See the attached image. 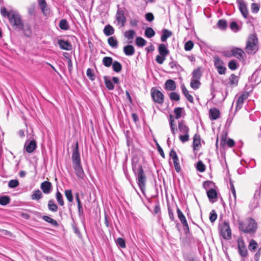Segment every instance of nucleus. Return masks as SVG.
I'll list each match as a JSON object with an SVG mask.
<instances>
[{
    "mask_svg": "<svg viewBox=\"0 0 261 261\" xmlns=\"http://www.w3.org/2000/svg\"><path fill=\"white\" fill-rule=\"evenodd\" d=\"M75 174L79 178L83 179L85 176V173L83 169L81 164L73 165Z\"/></svg>",
    "mask_w": 261,
    "mask_h": 261,
    "instance_id": "17",
    "label": "nucleus"
},
{
    "mask_svg": "<svg viewBox=\"0 0 261 261\" xmlns=\"http://www.w3.org/2000/svg\"><path fill=\"white\" fill-rule=\"evenodd\" d=\"M166 56H162V55H157L156 57V61L160 64L163 63L164 61L166 60Z\"/></svg>",
    "mask_w": 261,
    "mask_h": 261,
    "instance_id": "63",
    "label": "nucleus"
},
{
    "mask_svg": "<svg viewBox=\"0 0 261 261\" xmlns=\"http://www.w3.org/2000/svg\"><path fill=\"white\" fill-rule=\"evenodd\" d=\"M251 9L252 13H256L259 11V7L258 4L252 3L251 5Z\"/></svg>",
    "mask_w": 261,
    "mask_h": 261,
    "instance_id": "61",
    "label": "nucleus"
},
{
    "mask_svg": "<svg viewBox=\"0 0 261 261\" xmlns=\"http://www.w3.org/2000/svg\"><path fill=\"white\" fill-rule=\"evenodd\" d=\"M194 46V43L192 41H188L185 44V49L186 51L191 50Z\"/></svg>",
    "mask_w": 261,
    "mask_h": 261,
    "instance_id": "56",
    "label": "nucleus"
},
{
    "mask_svg": "<svg viewBox=\"0 0 261 261\" xmlns=\"http://www.w3.org/2000/svg\"><path fill=\"white\" fill-rule=\"evenodd\" d=\"M59 25L60 29L63 30H67L69 29V24L65 19L61 20Z\"/></svg>",
    "mask_w": 261,
    "mask_h": 261,
    "instance_id": "42",
    "label": "nucleus"
},
{
    "mask_svg": "<svg viewBox=\"0 0 261 261\" xmlns=\"http://www.w3.org/2000/svg\"><path fill=\"white\" fill-rule=\"evenodd\" d=\"M200 85V82L199 80L191 79L190 82V86L193 89H197Z\"/></svg>",
    "mask_w": 261,
    "mask_h": 261,
    "instance_id": "39",
    "label": "nucleus"
},
{
    "mask_svg": "<svg viewBox=\"0 0 261 261\" xmlns=\"http://www.w3.org/2000/svg\"><path fill=\"white\" fill-rule=\"evenodd\" d=\"M248 97V93H242L238 98L237 101L236 110H240L242 107L244 100Z\"/></svg>",
    "mask_w": 261,
    "mask_h": 261,
    "instance_id": "15",
    "label": "nucleus"
},
{
    "mask_svg": "<svg viewBox=\"0 0 261 261\" xmlns=\"http://www.w3.org/2000/svg\"><path fill=\"white\" fill-rule=\"evenodd\" d=\"M172 33L171 31H169L167 29L163 30V34L161 36V40L163 42H165L167 40V38L171 36Z\"/></svg>",
    "mask_w": 261,
    "mask_h": 261,
    "instance_id": "31",
    "label": "nucleus"
},
{
    "mask_svg": "<svg viewBox=\"0 0 261 261\" xmlns=\"http://www.w3.org/2000/svg\"><path fill=\"white\" fill-rule=\"evenodd\" d=\"M238 251L240 255L242 257H246L248 252L246 248L244 241L241 238L237 240Z\"/></svg>",
    "mask_w": 261,
    "mask_h": 261,
    "instance_id": "7",
    "label": "nucleus"
},
{
    "mask_svg": "<svg viewBox=\"0 0 261 261\" xmlns=\"http://www.w3.org/2000/svg\"><path fill=\"white\" fill-rule=\"evenodd\" d=\"M40 188L44 194H48L51 192V184L49 181H44L41 183Z\"/></svg>",
    "mask_w": 261,
    "mask_h": 261,
    "instance_id": "16",
    "label": "nucleus"
},
{
    "mask_svg": "<svg viewBox=\"0 0 261 261\" xmlns=\"http://www.w3.org/2000/svg\"><path fill=\"white\" fill-rule=\"evenodd\" d=\"M108 44L113 48L118 47V41L114 37H110L108 39Z\"/></svg>",
    "mask_w": 261,
    "mask_h": 261,
    "instance_id": "41",
    "label": "nucleus"
},
{
    "mask_svg": "<svg viewBox=\"0 0 261 261\" xmlns=\"http://www.w3.org/2000/svg\"><path fill=\"white\" fill-rule=\"evenodd\" d=\"M182 111V108L180 107L174 109V112L175 114V119H178L181 117Z\"/></svg>",
    "mask_w": 261,
    "mask_h": 261,
    "instance_id": "55",
    "label": "nucleus"
},
{
    "mask_svg": "<svg viewBox=\"0 0 261 261\" xmlns=\"http://www.w3.org/2000/svg\"><path fill=\"white\" fill-rule=\"evenodd\" d=\"M37 147V143L35 140L30 141L27 140L24 144V148L28 153H32Z\"/></svg>",
    "mask_w": 261,
    "mask_h": 261,
    "instance_id": "10",
    "label": "nucleus"
},
{
    "mask_svg": "<svg viewBox=\"0 0 261 261\" xmlns=\"http://www.w3.org/2000/svg\"><path fill=\"white\" fill-rule=\"evenodd\" d=\"M169 97L171 100L178 101L180 99V95L175 92H171L169 94Z\"/></svg>",
    "mask_w": 261,
    "mask_h": 261,
    "instance_id": "52",
    "label": "nucleus"
},
{
    "mask_svg": "<svg viewBox=\"0 0 261 261\" xmlns=\"http://www.w3.org/2000/svg\"><path fill=\"white\" fill-rule=\"evenodd\" d=\"M196 169L198 171L203 172L205 170V166L202 161H199L197 163Z\"/></svg>",
    "mask_w": 261,
    "mask_h": 261,
    "instance_id": "50",
    "label": "nucleus"
},
{
    "mask_svg": "<svg viewBox=\"0 0 261 261\" xmlns=\"http://www.w3.org/2000/svg\"><path fill=\"white\" fill-rule=\"evenodd\" d=\"M19 182L17 179L10 180L8 182V187L10 188H15L18 186Z\"/></svg>",
    "mask_w": 261,
    "mask_h": 261,
    "instance_id": "53",
    "label": "nucleus"
},
{
    "mask_svg": "<svg viewBox=\"0 0 261 261\" xmlns=\"http://www.w3.org/2000/svg\"><path fill=\"white\" fill-rule=\"evenodd\" d=\"M135 43L138 47H143L146 44L147 41L141 37H137Z\"/></svg>",
    "mask_w": 261,
    "mask_h": 261,
    "instance_id": "37",
    "label": "nucleus"
},
{
    "mask_svg": "<svg viewBox=\"0 0 261 261\" xmlns=\"http://www.w3.org/2000/svg\"><path fill=\"white\" fill-rule=\"evenodd\" d=\"M217 218V215L214 210H212L210 213V220L212 223L214 222Z\"/></svg>",
    "mask_w": 261,
    "mask_h": 261,
    "instance_id": "59",
    "label": "nucleus"
},
{
    "mask_svg": "<svg viewBox=\"0 0 261 261\" xmlns=\"http://www.w3.org/2000/svg\"><path fill=\"white\" fill-rule=\"evenodd\" d=\"M56 199H57V200L58 203L61 206H63L64 204V202L63 200V196H62V194L59 191H57V192L56 193Z\"/></svg>",
    "mask_w": 261,
    "mask_h": 261,
    "instance_id": "45",
    "label": "nucleus"
},
{
    "mask_svg": "<svg viewBox=\"0 0 261 261\" xmlns=\"http://www.w3.org/2000/svg\"><path fill=\"white\" fill-rule=\"evenodd\" d=\"M170 127L171 128V130L173 134V135L174 136L175 134V131H176V125L174 124V120L173 119V116L171 115H170Z\"/></svg>",
    "mask_w": 261,
    "mask_h": 261,
    "instance_id": "44",
    "label": "nucleus"
},
{
    "mask_svg": "<svg viewBox=\"0 0 261 261\" xmlns=\"http://www.w3.org/2000/svg\"><path fill=\"white\" fill-rule=\"evenodd\" d=\"M135 34L136 32L134 30H130L125 31L124 33V36L128 40L132 41V40L134 38Z\"/></svg>",
    "mask_w": 261,
    "mask_h": 261,
    "instance_id": "35",
    "label": "nucleus"
},
{
    "mask_svg": "<svg viewBox=\"0 0 261 261\" xmlns=\"http://www.w3.org/2000/svg\"><path fill=\"white\" fill-rule=\"evenodd\" d=\"M47 207L48 210L53 212H56L58 210V205L52 199H50L48 201Z\"/></svg>",
    "mask_w": 261,
    "mask_h": 261,
    "instance_id": "29",
    "label": "nucleus"
},
{
    "mask_svg": "<svg viewBox=\"0 0 261 261\" xmlns=\"http://www.w3.org/2000/svg\"><path fill=\"white\" fill-rule=\"evenodd\" d=\"M178 129L179 132L183 134H189V128L187 126L184 121L178 122Z\"/></svg>",
    "mask_w": 261,
    "mask_h": 261,
    "instance_id": "21",
    "label": "nucleus"
},
{
    "mask_svg": "<svg viewBox=\"0 0 261 261\" xmlns=\"http://www.w3.org/2000/svg\"><path fill=\"white\" fill-rule=\"evenodd\" d=\"M104 80L106 86L109 90H112L114 89V86L111 80H108L106 76L104 77Z\"/></svg>",
    "mask_w": 261,
    "mask_h": 261,
    "instance_id": "46",
    "label": "nucleus"
},
{
    "mask_svg": "<svg viewBox=\"0 0 261 261\" xmlns=\"http://www.w3.org/2000/svg\"><path fill=\"white\" fill-rule=\"evenodd\" d=\"M181 90L184 95L187 98V99L190 102L193 103L194 102L193 97L191 94H189L188 90L184 85L181 86Z\"/></svg>",
    "mask_w": 261,
    "mask_h": 261,
    "instance_id": "27",
    "label": "nucleus"
},
{
    "mask_svg": "<svg viewBox=\"0 0 261 261\" xmlns=\"http://www.w3.org/2000/svg\"><path fill=\"white\" fill-rule=\"evenodd\" d=\"M180 141L182 143H185L189 140V134H185L183 135H180L179 136Z\"/></svg>",
    "mask_w": 261,
    "mask_h": 261,
    "instance_id": "60",
    "label": "nucleus"
},
{
    "mask_svg": "<svg viewBox=\"0 0 261 261\" xmlns=\"http://www.w3.org/2000/svg\"><path fill=\"white\" fill-rule=\"evenodd\" d=\"M230 52L231 53V56L235 57L240 60L243 59V55L245 54L244 51L242 49L236 47H232Z\"/></svg>",
    "mask_w": 261,
    "mask_h": 261,
    "instance_id": "11",
    "label": "nucleus"
},
{
    "mask_svg": "<svg viewBox=\"0 0 261 261\" xmlns=\"http://www.w3.org/2000/svg\"><path fill=\"white\" fill-rule=\"evenodd\" d=\"M132 168L136 176L138 186L142 193H144L145 190L147 177L142 165L139 163L138 160L136 161L133 160Z\"/></svg>",
    "mask_w": 261,
    "mask_h": 261,
    "instance_id": "2",
    "label": "nucleus"
},
{
    "mask_svg": "<svg viewBox=\"0 0 261 261\" xmlns=\"http://www.w3.org/2000/svg\"><path fill=\"white\" fill-rule=\"evenodd\" d=\"M257 223L254 219L248 218L244 221H239V228L246 233H254L257 229Z\"/></svg>",
    "mask_w": 261,
    "mask_h": 261,
    "instance_id": "3",
    "label": "nucleus"
},
{
    "mask_svg": "<svg viewBox=\"0 0 261 261\" xmlns=\"http://www.w3.org/2000/svg\"><path fill=\"white\" fill-rule=\"evenodd\" d=\"M65 195L69 202L73 201V195L71 190H66L65 191Z\"/></svg>",
    "mask_w": 261,
    "mask_h": 261,
    "instance_id": "54",
    "label": "nucleus"
},
{
    "mask_svg": "<svg viewBox=\"0 0 261 261\" xmlns=\"http://www.w3.org/2000/svg\"><path fill=\"white\" fill-rule=\"evenodd\" d=\"M86 74L89 79L91 81H93L95 80V76L94 74L93 73V70L92 69L88 68L87 70Z\"/></svg>",
    "mask_w": 261,
    "mask_h": 261,
    "instance_id": "57",
    "label": "nucleus"
},
{
    "mask_svg": "<svg viewBox=\"0 0 261 261\" xmlns=\"http://www.w3.org/2000/svg\"><path fill=\"white\" fill-rule=\"evenodd\" d=\"M9 21L14 30L22 31L25 36L29 37L32 34L31 27L29 24H24L20 15L17 12L10 15Z\"/></svg>",
    "mask_w": 261,
    "mask_h": 261,
    "instance_id": "1",
    "label": "nucleus"
},
{
    "mask_svg": "<svg viewBox=\"0 0 261 261\" xmlns=\"http://www.w3.org/2000/svg\"><path fill=\"white\" fill-rule=\"evenodd\" d=\"M42 219L45 222L50 224L52 226L56 227H58L59 226V224L56 220L52 219L48 216H43L42 217Z\"/></svg>",
    "mask_w": 261,
    "mask_h": 261,
    "instance_id": "25",
    "label": "nucleus"
},
{
    "mask_svg": "<svg viewBox=\"0 0 261 261\" xmlns=\"http://www.w3.org/2000/svg\"><path fill=\"white\" fill-rule=\"evenodd\" d=\"M214 64L216 68L221 66L223 65V62L218 57L214 58Z\"/></svg>",
    "mask_w": 261,
    "mask_h": 261,
    "instance_id": "58",
    "label": "nucleus"
},
{
    "mask_svg": "<svg viewBox=\"0 0 261 261\" xmlns=\"http://www.w3.org/2000/svg\"><path fill=\"white\" fill-rule=\"evenodd\" d=\"M201 145L200 138L199 135L197 134L195 135L193 138V149L194 150H197V148Z\"/></svg>",
    "mask_w": 261,
    "mask_h": 261,
    "instance_id": "26",
    "label": "nucleus"
},
{
    "mask_svg": "<svg viewBox=\"0 0 261 261\" xmlns=\"http://www.w3.org/2000/svg\"><path fill=\"white\" fill-rule=\"evenodd\" d=\"M258 245L257 243L253 239L250 241L248 245V249L251 252H254L258 248Z\"/></svg>",
    "mask_w": 261,
    "mask_h": 261,
    "instance_id": "32",
    "label": "nucleus"
},
{
    "mask_svg": "<svg viewBox=\"0 0 261 261\" xmlns=\"http://www.w3.org/2000/svg\"><path fill=\"white\" fill-rule=\"evenodd\" d=\"M261 193V185L256 189L254 196H253V201L250 204V207L252 208L257 207L259 205V200L260 199V196Z\"/></svg>",
    "mask_w": 261,
    "mask_h": 261,
    "instance_id": "9",
    "label": "nucleus"
},
{
    "mask_svg": "<svg viewBox=\"0 0 261 261\" xmlns=\"http://www.w3.org/2000/svg\"><path fill=\"white\" fill-rule=\"evenodd\" d=\"M239 10L243 16L247 18L248 14V11L245 3L241 0H238Z\"/></svg>",
    "mask_w": 261,
    "mask_h": 261,
    "instance_id": "13",
    "label": "nucleus"
},
{
    "mask_svg": "<svg viewBox=\"0 0 261 261\" xmlns=\"http://www.w3.org/2000/svg\"><path fill=\"white\" fill-rule=\"evenodd\" d=\"M72 160L73 165L81 164V158L80 155L78 142H76L74 146H72Z\"/></svg>",
    "mask_w": 261,
    "mask_h": 261,
    "instance_id": "8",
    "label": "nucleus"
},
{
    "mask_svg": "<svg viewBox=\"0 0 261 261\" xmlns=\"http://www.w3.org/2000/svg\"><path fill=\"white\" fill-rule=\"evenodd\" d=\"M155 34V31L152 28L148 27L145 29V36L148 38H152Z\"/></svg>",
    "mask_w": 261,
    "mask_h": 261,
    "instance_id": "36",
    "label": "nucleus"
},
{
    "mask_svg": "<svg viewBox=\"0 0 261 261\" xmlns=\"http://www.w3.org/2000/svg\"><path fill=\"white\" fill-rule=\"evenodd\" d=\"M220 111L216 108L211 109L210 110V117L212 120H216L220 116Z\"/></svg>",
    "mask_w": 261,
    "mask_h": 261,
    "instance_id": "23",
    "label": "nucleus"
},
{
    "mask_svg": "<svg viewBox=\"0 0 261 261\" xmlns=\"http://www.w3.org/2000/svg\"><path fill=\"white\" fill-rule=\"evenodd\" d=\"M192 79H194L199 80L202 76V73H201L200 68L198 67L197 69L194 70L192 72Z\"/></svg>",
    "mask_w": 261,
    "mask_h": 261,
    "instance_id": "34",
    "label": "nucleus"
},
{
    "mask_svg": "<svg viewBox=\"0 0 261 261\" xmlns=\"http://www.w3.org/2000/svg\"><path fill=\"white\" fill-rule=\"evenodd\" d=\"M165 88L167 91H174L176 88L175 82L172 80H168L165 82Z\"/></svg>",
    "mask_w": 261,
    "mask_h": 261,
    "instance_id": "19",
    "label": "nucleus"
},
{
    "mask_svg": "<svg viewBox=\"0 0 261 261\" xmlns=\"http://www.w3.org/2000/svg\"><path fill=\"white\" fill-rule=\"evenodd\" d=\"M230 28L234 32H237L239 30L238 24L235 21L231 22Z\"/></svg>",
    "mask_w": 261,
    "mask_h": 261,
    "instance_id": "62",
    "label": "nucleus"
},
{
    "mask_svg": "<svg viewBox=\"0 0 261 261\" xmlns=\"http://www.w3.org/2000/svg\"><path fill=\"white\" fill-rule=\"evenodd\" d=\"M158 50L160 55L162 56H167L169 53V50L167 48L164 44H160Z\"/></svg>",
    "mask_w": 261,
    "mask_h": 261,
    "instance_id": "24",
    "label": "nucleus"
},
{
    "mask_svg": "<svg viewBox=\"0 0 261 261\" xmlns=\"http://www.w3.org/2000/svg\"><path fill=\"white\" fill-rule=\"evenodd\" d=\"M228 66L230 69L234 70L238 68V65L237 61L234 60H232L229 62Z\"/></svg>",
    "mask_w": 261,
    "mask_h": 261,
    "instance_id": "49",
    "label": "nucleus"
},
{
    "mask_svg": "<svg viewBox=\"0 0 261 261\" xmlns=\"http://www.w3.org/2000/svg\"><path fill=\"white\" fill-rule=\"evenodd\" d=\"M116 243L117 246L122 248H124L126 247L125 241L122 238H118L116 241Z\"/></svg>",
    "mask_w": 261,
    "mask_h": 261,
    "instance_id": "51",
    "label": "nucleus"
},
{
    "mask_svg": "<svg viewBox=\"0 0 261 261\" xmlns=\"http://www.w3.org/2000/svg\"><path fill=\"white\" fill-rule=\"evenodd\" d=\"M177 214L178 218L179 219L182 225L187 223L185 215L178 207H177Z\"/></svg>",
    "mask_w": 261,
    "mask_h": 261,
    "instance_id": "33",
    "label": "nucleus"
},
{
    "mask_svg": "<svg viewBox=\"0 0 261 261\" xmlns=\"http://www.w3.org/2000/svg\"><path fill=\"white\" fill-rule=\"evenodd\" d=\"M239 82V77L234 74H231L229 78L228 82V85L231 87H236L238 85Z\"/></svg>",
    "mask_w": 261,
    "mask_h": 261,
    "instance_id": "22",
    "label": "nucleus"
},
{
    "mask_svg": "<svg viewBox=\"0 0 261 261\" xmlns=\"http://www.w3.org/2000/svg\"><path fill=\"white\" fill-rule=\"evenodd\" d=\"M14 11H8L7 9L5 7H2L1 9V13L2 15L4 17H7L8 18L10 17V15H12Z\"/></svg>",
    "mask_w": 261,
    "mask_h": 261,
    "instance_id": "43",
    "label": "nucleus"
},
{
    "mask_svg": "<svg viewBox=\"0 0 261 261\" xmlns=\"http://www.w3.org/2000/svg\"><path fill=\"white\" fill-rule=\"evenodd\" d=\"M169 65L172 69L175 68L176 70H178L179 68H181L179 65L176 62H174L173 61L170 62Z\"/></svg>",
    "mask_w": 261,
    "mask_h": 261,
    "instance_id": "64",
    "label": "nucleus"
},
{
    "mask_svg": "<svg viewBox=\"0 0 261 261\" xmlns=\"http://www.w3.org/2000/svg\"><path fill=\"white\" fill-rule=\"evenodd\" d=\"M58 44L62 49L70 50L72 49V45L69 41L59 39L58 40Z\"/></svg>",
    "mask_w": 261,
    "mask_h": 261,
    "instance_id": "14",
    "label": "nucleus"
},
{
    "mask_svg": "<svg viewBox=\"0 0 261 261\" xmlns=\"http://www.w3.org/2000/svg\"><path fill=\"white\" fill-rule=\"evenodd\" d=\"M217 25L219 29L224 30L227 27V21L224 19H220L218 21Z\"/></svg>",
    "mask_w": 261,
    "mask_h": 261,
    "instance_id": "48",
    "label": "nucleus"
},
{
    "mask_svg": "<svg viewBox=\"0 0 261 261\" xmlns=\"http://www.w3.org/2000/svg\"><path fill=\"white\" fill-rule=\"evenodd\" d=\"M123 51L125 55L131 56L135 54V50L133 45L128 44L123 47Z\"/></svg>",
    "mask_w": 261,
    "mask_h": 261,
    "instance_id": "20",
    "label": "nucleus"
},
{
    "mask_svg": "<svg viewBox=\"0 0 261 261\" xmlns=\"http://www.w3.org/2000/svg\"><path fill=\"white\" fill-rule=\"evenodd\" d=\"M221 234L224 239L228 240L231 238V230L229 223L225 221L220 226Z\"/></svg>",
    "mask_w": 261,
    "mask_h": 261,
    "instance_id": "6",
    "label": "nucleus"
},
{
    "mask_svg": "<svg viewBox=\"0 0 261 261\" xmlns=\"http://www.w3.org/2000/svg\"><path fill=\"white\" fill-rule=\"evenodd\" d=\"M102 63L106 67H110L113 64V59L110 57H105L102 59Z\"/></svg>",
    "mask_w": 261,
    "mask_h": 261,
    "instance_id": "40",
    "label": "nucleus"
},
{
    "mask_svg": "<svg viewBox=\"0 0 261 261\" xmlns=\"http://www.w3.org/2000/svg\"><path fill=\"white\" fill-rule=\"evenodd\" d=\"M10 201V198L7 196H4L0 197V204L6 205L9 203Z\"/></svg>",
    "mask_w": 261,
    "mask_h": 261,
    "instance_id": "47",
    "label": "nucleus"
},
{
    "mask_svg": "<svg viewBox=\"0 0 261 261\" xmlns=\"http://www.w3.org/2000/svg\"><path fill=\"white\" fill-rule=\"evenodd\" d=\"M114 32V28L110 24L106 25L103 29V33L107 36L113 35Z\"/></svg>",
    "mask_w": 261,
    "mask_h": 261,
    "instance_id": "30",
    "label": "nucleus"
},
{
    "mask_svg": "<svg viewBox=\"0 0 261 261\" xmlns=\"http://www.w3.org/2000/svg\"><path fill=\"white\" fill-rule=\"evenodd\" d=\"M206 194L211 202L214 203L217 201L218 193L215 189L212 188L210 190H207Z\"/></svg>",
    "mask_w": 261,
    "mask_h": 261,
    "instance_id": "12",
    "label": "nucleus"
},
{
    "mask_svg": "<svg viewBox=\"0 0 261 261\" xmlns=\"http://www.w3.org/2000/svg\"><path fill=\"white\" fill-rule=\"evenodd\" d=\"M151 96L153 101L157 103L162 105L164 101V94L159 90L152 88L151 89Z\"/></svg>",
    "mask_w": 261,
    "mask_h": 261,
    "instance_id": "5",
    "label": "nucleus"
},
{
    "mask_svg": "<svg viewBox=\"0 0 261 261\" xmlns=\"http://www.w3.org/2000/svg\"><path fill=\"white\" fill-rule=\"evenodd\" d=\"M258 40L255 35H250L247 41L245 50L248 54H254L258 49Z\"/></svg>",
    "mask_w": 261,
    "mask_h": 261,
    "instance_id": "4",
    "label": "nucleus"
},
{
    "mask_svg": "<svg viewBox=\"0 0 261 261\" xmlns=\"http://www.w3.org/2000/svg\"><path fill=\"white\" fill-rule=\"evenodd\" d=\"M43 197L42 192L38 189L34 190L31 195V198L32 200H39Z\"/></svg>",
    "mask_w": 261,
    "mask_h": 261,
    "instance_id": "28",
    "label": "nucleus"
},
{
    "mask_svg": "<svg viewBox=\"0 0 261 261\" xmlns=\"http://www.w3.org/2000/svg\"><path fill=\"white\" fill-rule=\"evenodd\" d=\"M112 68L115 72L118 73L121 71L122 67L119 62L115 61L113 62Z\"/></svg>",
    "mask_w": 261,
    "mask_h": 261,
    "instance_id": "38",
    "label": "nucleus"
},
{
    "mask_svg": "<svg viewBox=\"0 0 261 261\" xmlns=\"http://www.w3.org/2000/svg\"><path fill=\"white\" fill-rule=\"evenodd\" d=\"M116 18L118 22L121 23L122 26H124L126 21V18L122 10H118L116 14Z\"/></svg>",
    "mask_w": 261,
    "mask_h": 261,
    "instance_id": "18",
    "label": "nucleus"
}]
</instances>
